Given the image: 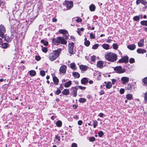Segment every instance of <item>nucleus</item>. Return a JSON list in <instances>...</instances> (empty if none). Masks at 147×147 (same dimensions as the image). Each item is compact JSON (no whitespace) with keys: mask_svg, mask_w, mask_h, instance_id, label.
Returning <instances> with one entry per match:
<instances>
[{"mask_svg":"<svg viewBox=\"0 0 147 147\" xmlns=\"http://www.w3.org/2000/svg\"><path fill=\"white\" fill-rule=\"evenodd\" d=\"M105 59L108 61L114 62L117 59V56L116 54L112 52H107L105 54Z\"/></svg>","mask_w":147,"mask_h":147,"instance_id":"obj_1","label":"nucleus"},{"mask_svg":"<svg viewBox=\"0 0 147 147\" xmlns=\"http://www.w3.org/2000/svg\"><path fill=\"white\" fill-rule=\"evenodd\" d=\"M61 51V49H59L53 51L49 54L48 57L49 59L51 61L55 60L59 57Z\"/></svg>","mask_w":147,"mask_h":147,"instance_id":"obj_2","label":"nucleus"},{"mask_svg":"<svg viewBox=\"0 0 147 147\" xmlns=\"http://www.w3.org/2000/svg\"><path fill=\"white\" fill-rule=\"evenodd\" d=\"M114 69L116 72L119 74L123 73L125 71V69H122L121 66H118L115 67Z\"/></svg>","mask_w":147,"mask_h":147,"instance_id":"obj_3","label":"nucleus"},{"mask_svg":"<svg viewBox=\"0 0 147 147\" xmlns=\"http://www.w3.org/2000/svg\"><path fill=\"white\" fill-rule=\"evenodd\" d=\"M5 32L6 30L5 27L2 25H0V36L2 38H4Z\"/></svg>","mask_w":147,"mask_h":147,"instance_id":"obj_4","label":"nucleus"},{"mask_svg":"<svg viewBox=\"0 0 147 147\" xmlns=\"http://www.w3.org/2000/svg\"><path fill=\"white\" fill-rule=\"evenodd\" d=\"M64 4L66 6V7L68 9H70L73 7V3L71 1H66Z\"/></svg>","mask_w":147,"mask_h":147,"instance_id":"obj_5","label":"nucleus"},{"mask_svg":"<svg viewBox=\"0 0 147 147\" xmlns=\"http://www.w3.org/2000/svg\"><path fill=\"white\" fill-rule=\"evenodd\" d=\"M74 43L73 42L70 43L69 45V52L71 54H73L74 53L73 49Z\"/></svg>","mask_w":147,"mask_h":147,"instance_id":"obj_6","label":"nucleus"},{"mask_svg":"<svg viewBox=\"0 0 147 147\" xmlns=\"http://www.w3.org/2000/svg\"><path fill=\"white\" fill-rule=\"evenodd\" d=\"M128 61V57L127 56H125L121 59H119L118 61L119 63H127Z\"/></svg>","mask_w":147,"mask_h":147,"instance_id":"obj_7","label":"nucleus"},{"mask_svg":"<svg viewBox=\"0 0 147 147\" xmlns=\"http://www.w3.org/2000/svg\"><path fill=\"white\" fill-rule=\"evenodd\" d=\"M67 69V67L66 66L63 65H62L59 69V71L61 73L65 74Z\"/></svg>","mask_w":147,"mask_h":147,"instance_id":"obj_8","label":"nucleus"},{"mask_svg":"<svg viewBox=\"0 0 147 147\" xmlns=\"http://www.w3.org/2000/svg\"><path fill=\"white\" fill-rule=\"evenodd\" d=\"M52 42L53 44L58 45L59 44V37L57 38H54L52 39Z\"/></svg>","mask_w":147,"mask_h":147,"instance_id":"obj_9","label":"nucleus"},{"mask_svg":"<svg viewBox=\"0 0 147 147\" xmlns=\"http://www.w3.org/2000/svg\"><path fill=\"white\" fill-rule=\"evenodd\" d=\"M121 80L122 82V83L124 84L128 81L129 78L127 77H123L121 78Z\"/></svg>","mask_w":147,"mask_h":147,"instance_id":"obj_10","label":"nucleus"},{"mask_svg":"<svg viewBox=\"0 0 147 147\" xmlns=\"http://www.w3.org/2000/svg\"><path fill=\"white\" fill-rule=\"evenodd\" d=\"M97 66L99 68H102L103 67V62L101 61H98L97 64Z\"/></svg>","mask_w":147,"mask_h":147,"instance_id":"obj_11","label":"nucleus"},{"mask_svg":"<svg viewBox=\"0 0 147 147\" xmlns=\"http://www.w3.org/2000/svg\"><path fill=\"white\" fill-rule=\"evenodd\" d=\"M59 44L60 43L63 45H66L67 43V41L61 37H59Z\"/></svg>","mask_w":147,"mask_h":147,"instance_id":"obj_12","label":"nucleus"},{"mask_svg":"<svg viewBox=\"0 0 147 147\" xmlns=\"http://www.w3.org/2000/svg\"><path fill=\"white\" fill-rule=\"evenodd\" d=\"M72 90V93L74 97H76L77 96V89L76 87H72L71 88Z\"/></svg>","mask_w":147,"mask_h":147,"instance_id":"obj_13","label":"nucleus"},{"mask_svg":"<svg viewBox=\"0 0 147 147\" xmlns=\"http://www.w3.org/2000/svg\"><path fill=\"white\" fill-rule=\"evenodd\" d=\"M136 3L137 5L140 3L143 5H145L147 3L146 0H137Z\"/></svg>","mask_w":147,"mask_h":147,"instance_id":"obj_14","label":"nucleus"},{"mask_svg":"<svg viewBox=\"0 0 147 147\" xmlns=\"http://www.w3.org/2000/svg\"><path fill=\"white\" fill-rule=\"evenodd\" d=\"M138 46L139 47H142L144 45V39H141L138 43Z\"/></svg>","mask_w":147,"mask_h":147,"instance_id":"obj_15","label":"nucleus"},{"mask_svg":"<svg viewBox=\"0 0 147 147\" xmlns=\"http://www.w3.org/2000/svg\"><path fill=\"white\" fill-rule=\"evenodd\" d=\"M104 83L106 84L105 86L107 89H109L111 88L112 86V85L111 82H107V83L106 82H105Z\"/></svg>","mask_w":147,"mask_h":147,"instance_id":"obj_16","label":"nucleus"},{"mask_svg":"<svg viewBox=\"0 0 147 147\" xmlns=\"http://www.w3.org/2000/svg\"><path fill=\"white\" fill-rule=\"evenodd\" d=\"M136 47V46L134 44H130L127 46V48L130 50H134Z\"/></svg>","mask_w":147,"mask_h":147,"instance_id":"obj_17","label":"nucleus"},{"mask_svg":"<svg viewBox=\"0 0 147 147\" xmlns=\"http://www.w3.org/2000/svg\"><path fill=\"white\" fill-rule=\"evenodd\" d=\"M137 52L139 54H143L146 52V50L142 49H138L137 50Z\"/></svg>","mask_w":147,"mask_h":147,"instance_id":"obj_18","label":"nucleus"},{"mask_svg":"<svg viewBox=\"0 0 147 147\" xmlns=\"http://www.w3.org/2000/svg\"><path fill=\"white\" fill-rule=\"evenodd\" d=\"M80 68L82 71H85L87 69L88 67L86 65H81L80 66Z\"/></svg>","mask_w":147,"mask_h":147,"instance_id":"obj_19","label":"nucleus"},{"mask_svg":"<svg viewBox=\"0 0 147 147\" xmlns=\"http://www.w3.org/2000/svg\"><path fill=\"white\" fill-rule=\"evenodd\" d=\"M53 80L55 84L57 85L59 84V80L58 78L56 77L55 76L53 77Z\"/></svg>","mask_w":147,"mask_h":147,"instance_id":"obj_20","label":"nucleus"},{"mask_svg":"<svg viewBox=\"0 0 147 147\" xmlns=\"http://www.w3.org/2000/svg\"><path fill=\"white\" fill-rule=\"evenodd\" d=\"M62 93L64 95H67L69 94V89H65L62 91Z\"/></svg>","mask_w":147,"mask_h":147,"instance_id":"obj_21","label":"nucleus"},{"mask_svg":"<svg viewBox=\"0 0 147 147\" xmlns=\"http://www.w3.org/2000/svg\"><path fill=\"white\" fill-rule=\"evenodd\" d=\"M59 32L61 34L63 35L68 34V32L67 30H65L61 29L59 31Z\"/></svg>","mask_w":147,"mask_h":147,"instance_id":"obj_22","label":"nucleus"},{"mask_svg":"<svg viewBox=\"0 0 147 147\" xmlns=\"http://www.w3.org/2000/svg\"><path fill=\"white\" fill-rule=\"evenodd\" d=\"M72 84V82L71 81H69L68 82L65 83L64 84V87L65 88H68Z\"/></svg>","mask_w":147,"mask_h":147,"instance_id":"obj_23","label":"nucleus"},{"mask_svg":"<svg viewBox=\"0 0 147 147\" xmlns=\"http://www.w3.org/2000/svg\"><path fill=\"white\" fill-rule=\"evenodd\" d=\"M1 44V45L2 47L4 49H6L9 46L8 44L7 43H2Z\"/></svg>","mask_w":147,"mask_h":147,"instance_id":"obj_24","label":"nucleus"},{"mask_svg":"<svg viewBox=\"0 0 147 147\" xmlns=\"http://www.w3.org/2000/svg\"><path fill=\"white\" fill-rule=\"evenodd\" d=\"M109 45L107 44H104L102 45V47L103 48L106 50H108L109 48Z\"/></svg>","mask_w":147,"mask_h":147,"instance_id":"obj_25","label":"nucleus"},{"mask_svg":"<svg viewBox=\"0 0 147 147\" xmlns=\"http://www.w3.org/2000/svg\"><path fill=\"white\" fill-rule=\"evenodd\" d=\"M89 9L91 11H93L95 10V7L94 5L92 4L90 6Z\"/></svg>","mask_w":147,"mask_h":147,"instance_id":"obj_26","label":"nucleus"},{"mask_svg":"<svg viewBox=\"0 0 147 147\" xmlns=\"http://www.w3.org/2000/svg\"><path fill=\"white\" fill-rule=\"evenodd\" d=\"M88 80L86 78H84L81 80V83L83 84H85L88 82Z\"/></svg>","mask_w":147,"mask_h":147,"instance_id":"obj_27","label":"nucleus"},{"mask_svg":"<svg viewBox=\"0 0 147 147\" xmlns=\"http://www.w3.org/2000/svg\"><path fill=\"white\" fill-rule=\"evenodd\" d=\"M70 65L71 68L73 70H76V69L77 68L75 63H71Z\"/></svg>","mask_w":147,"mask_h":147,"instance_id":"obj_28","label":"nucleus"},{"mask_svg":"<svg viewBox=\"0 0 147 147\" xmlns=\"http://www.w3.org/2000/svg\"><path fill=\"white\" fill-rule=\"evenodd\" d=\"M29 74L31 76H34L36 74V72L33 70H30L29 71Z\"/></svg>","mask_w":147,"mask_h":147,"instance_id":"obj_29","label":"nucleus"},{"mask_svg":"<svg viewBox=\"0 0 147 147\" xmlns=\"http://www.w3.org/2000/svg\"><path fill=\"white\" fill-rule=\"evenodd\" d=\"M73 75L74 77L77 78H79L80 76L78 72H74L73 73Z\"/></svg>","mask_w":147,"mask_h":147,"instance_id":"obj_30","label":"nucleus"},{"mask_svg":"<svg viewBox=\"0 0 147 147\" xmlns=\"http://www.w3.org/2000/svg\"><path fill=\"white\" fill-rule=\"evenodd\" d=\"M56 124L58 127H60L61 126L62 123L60 121H58L56 122Z\"/></svg>","mask_w":147,"mask_h":147,"instance_id":"obj_31","label":"nucleus"},{"mask_svg":"<svg viewBox=\"0 0 147 147\" xmlns=\"http://www.w3.org/2000/svg\"><path fill=\"white\" fill-rule=\"evenodd\" d=\"M5 40L7 42H10L11 40V38L9 37L8 36H6L5 37Z\"/></svg>","mask_w":147,"mask_h":147,"instance_id":"obj_32","label":"nucleus"},{"mask_svg":"<svg viewBox=\"0 0 147 147\" xmlns=\"http://www.w3.org/2000/svg\"><path fill=\"white\" fill-rule=\"evenodd\" d=\"M84 30V28H82L80 29V28H78L77 29V33L78 34L80 35H81V32H83Z\"/></svg>","mask_w":147,"mask_h":147,"instance_id":"obj_33","label":"nucleus"},{"mask_svg":"<svg viewBox=\"0 0 147 147\" xmlns=\"http://www.w3.org/2000/svg\"><path fill=\"white\" fill-rule=\"evenodd\" d=\"M126 97L127 99L130 100L132 98L133 96L131 94H128L126 95Z\"/></svg>","mask_w":147,"mask_h":147,"instance_id":"obj_34","label":"nucleus"},{"mask_svg":"<svg viewBox=\"0 0 147 147\" xmlns=\"http://www.w3.org/2000/svg\"><path fill=\"white\" fill-rule=\"evenodd\" d=\"M79 101L81 103H84L86 101V99L84 98H80L79 100Z\"/></svg>","mask_w":147,"mask_h":147,"instance_id":"obj_35","label":"nucleus"},{"mask_svg":"<svg viewBox=\"0 0 147 147\" xmlns=\"http://www.w3.org/2000/svg\"><path fill=\"white\" fill-rule=\"evenodd\" d=\"M41 42L43 43L45 46L47 45L48 44V42L47 41H45L44 40H41Z\"/></svg>","mask_w":147,"mask_h":147,"instance_id":"obj_36","label":"nucleus"},{"mask_svg":"<svg viewBox=\"0 0 147 147\" xmlns=\"http://www.w3.org/2000/svg\"><path fill=\"white\" fill-rule=\"evenodd\" d=\"M41 47L42 48V51L45 53H46L48 51V49L46 47H43V46H42Z\"/></svg>","mask_w":147,"mask_h":147,"instance_id":"obj_37","label":"nucleus"},{"mask_svg":"<svg viewBox=\"0 0 147 147\" xmlns=\"http://www.w3.org/2000/svg\"><path fill=\"white\" fill-rule=\"evenodd\" d=\"M140 23L142 25L147 26V21H141Z\"/></svg>","mask_w":147,"mask_h":147,"instance_id":"obj_38","label":"nucleus"},{"mask_svg":"<svg viewBox=\"0 0 147 147\" xmlns=\"http://www.w3.org/2000/svg\"><path fill=\"white\" fill-rule=\"evenodd\" d=\"M84 44L86 46L88 47L90 45V42L89 40H86L85 41Z\"/></svg>","mask_w":147,"mask_h":147,"instance_id":"obj_39","label":"nucleus"},{"mask_svg":"<svg viewBox=\"0 0 147 147\" xmlns=\"http://www.w3.org/2000/svg\"><path fill=\"white\" fill-rule=\"evenodd\" d=\"M142 81L144 83V84L147 85V77L144 78L142 79Z\"/></svg>","mask_w":147,"mask_h":147,"instance_id":"obj_40","label":"nucleus"},{"mask_svg":"<svg viewBox=\"0 0 147 147\" xmlns=\"http://www.w3.org/2000/svg\"><path fill=\"white\" fill-rule=\"evenodd\" d=\"M99 45L98 44H95L93 45L92 47V49H96L99 46Z\"/></svg>","mask_w":147,"mask_h":147,"instance_id":"obj_41","label":"nucleus"},{"mask_svg":"<svg viewBox=\"0 0 147 147\" xmlns=\"http://www.w3.org/2000/svg\"><path fill=\"white\" fill-rule=\"evenodd\" d=\"M113 48L115 50L117 49L118 48V46L116 43L113 44Z\"/></svg>","mask_w":147,"mask_h":147,"instance_id":"obj_42","label":"nucleus"},{"mask_svg":"<svg viewBox=\"0 0 147 147\" xmlns=\"http://www.w3.org/2000/svg\"><path fill=\"white\" fill-rule=\"evenodd\" d=\"M98 122L97 121L94 120L93 121V127L95 128L97 126Z\"/></svg>","mask_w":147,"mask_h":147,"instance_id":"obj_43","label":"nucleus"},{"mask_svg":"<svg viewBox=\"0 0 147 147\" xmlns=\"http://www.w3.org/2000/svg\"><path fill=\"white\" fill-rule=\"evenodd\" d=\"M91 60L93 62H95L96 59V57L95 56H92L91 58Z\"/></svg>","mask_w":147,"mask_h":147,"instance_id":"obj_44","label":"nucleus"},{"mask_svg":"<svg viewBox=\"0 0 147 147\" xmlns=\"http://www.w3.org/2000/svg\"><path fill=\"white\" fill-rule=\"evenodd\" d=\"M140 18L139 16H135L134 17L133 20L136 21H137L139 20Z\"/></svg>","mask_w":147,"mask_h":147,"instance_id":"obj_45","label":"nucleus"},{"mask_svg":"<svg viewBox=\"0 0 147 147\" xmlns=\"http://www.w3.org/2000/svg\"><path fill=\"white\" fill-rule=\"evenodd\" d=\"M103 134V132L102 131H100L98 133V136L100 137H101Z\"/></svg>","mask_w":147,"mask_h":147,"instance_id":"obj_46","label":"nucleus"},{"mask_svg":"<svg viewBox=\"0 0 147 147\" xmlns=\"http://www.w3.org/2000/svg\"><path fill=\"white\" fill-rule=\"evenodd\" d=\"M129 62L130 63H134L135 62L134 59L133 58H131L129 60Z\"/></svg>","mask_w":147,"mask_h":147,"instance_id":"obj_47","label":"nucleus"},{"mask_svg":"<svg viewBox=\"0 0 147 147\" xmlns=\"http://www.w3.org/2000/svg\"><path fill=\"white\" fill-rule=\"evenodd\" d=\"M95 139L94 137H91L90 138L89 140L90 142H93L95 140Z\"/></svg>","mask_w":147,"mask_h":147,"instance_id":"obj_48","label":"nucleus"},{"mask_svg":"<svg viewBox=\"0 0 147 147\" xmlns=\"http://www.w3.org/2000/svg\"><path fill=\"white\" fill-rule=\"evenodd\" d=\"M40 74L42 76H44L45 75V73L44 71L42 70L40 71Z\"/></svg>","mask_w":147,"mask_h":147,"instance_id":"obj_49","label":"nucleus"},{"mask_svg":"<svg viewBox=\"0 0 147 147\" xmlns=\"http://www.w3.org/2000/svg\"><path fill=\"white\" fill-rule=\"evenodd\" d=\"M77 87L79 88L81 90H85L86 89V87H83L81 86H78Z\"/></svg>","mask_w":147,"mask_h":147,"instance_id":"obj_50","label":"nucleus"},{"mask_svg":"<svg viewBox=\"0 0 147 147\" xmlns=\"http://www.w3.org/2000/svg\"><path fill=\"white\" fill-rule=\"evenodd\" d=\"M56 139H57L58 141H60V137L58 136V135H56L55 136V138Z\"/></svg>","mask_w":147,"mask_h":147,"instance_id":"obj_51","label":"nucleus"},{"mask_svg":"<svg viewBox=\"0 0 147 147\" xmlns=\"http://www.w3.org/2000/svg\"><path fill=\"white\" fill-rule=\"evenodd\" d=\"M90 37L91 39H94L95 38V36L92 34L90 33Z\"/></svg>","mask_w":147,"mask_h":147,"instance_id":"obj_52","label":"nucleus"},{"mask_svg":"<svg viewBox=\"0 0 147 147\" xmlns=\"http://www.w3.org/2000/svg\"><path fill=\"white\" fill-rule=\"evenodd\" d=\"M67 34H64V35L63 36V37L64 39H68V36Z\"/></svg>","mask_w":147,"mask_h":147,"instance_id":"obj_53","label":"nucleus"},{"mask_svg":"<svg viewBox=\"0 0 147 147\" xmlns=\"http://www.w3.org/2000/svg\"><path fill=\"white\" fill-rule=\"evenodd\" d=\"M36 59L38 61L40 60V57L39 56H36L35 57Z\"/></svg>","mask_w":147,"mask_h":147,"instance_id":"obj_54","label":"nucleus"},{"mask_svg":"<svg viewBox=\"0 0 147 147\" xmlns=\"http://www.w3.org/2000/svg\"><path fill=\"white\" fill-rule=\"evenodd\" d=\"M119 91H120V93L121 94H123V93H124V90L123 89H121Z\"/></svg>","mask_w":147,"mask_h":147,"instance_id":"obj_55","label":"nucleus"},{"mask_svg":"<svg viewBox=\"0 0 147 147\" xmlns=\"http://www.w3.org/2000/svg\"><path fill=\"white\" fill-rule=\"evenodd\" d=\"M76 21L77 22H82V20L80 18H78L76 20Z\"/></svg>","mask_w":147,"mask_h":147,"instance_id":"obj_56","label":"nucleus"},{"mask_svg":"<svg viewBox=\"0 0 147 147\" xmlns=\"http://www.w3.org/2000/svg\"><path fill=\"white\" fill-rule=\"evenodd\" d=\"M61 92V91L60 90L57 89L56 91V93L57 95H59Z\"/></svg>","mask_w":147,"mask_h":147,"instance_id":"obj_57","label":"nucleus"},{"mask_svg":"<svg viewBox=\"0 0 147 147\" xmlns=\"http://www.w3.org/2000/svg\"><path fill=\"white\" fill-rule=\"evenodd\" d=\"M99 94L100 95H102L104 94V91L102 90H101L100 91V92Z\"/></svg>","mask_w":147,"mask_h":147,"instance_id":"obj_58","label":"nucleus"},{"mask_svg":"<svg viewBox=\"0 0 147 147\" xmlns=\"http://www.w3.org/2000/svg\"><path fill=\"white\" fill-rule=\"evenodd\" d=\"M112 41V40L111 39H110L109 38H108L107 39L106 42L107 43H110Z\"/></svg>","mask_w":147,"mask_h":147,"instance_id":"obj_59","label":"nucleus"},{"mask_svg":"<svg viewBox=\"0 0 147 147\" xmlns=\"http://www.w3.org/2000/svg\"><path fill=\"white\" fill-rule=\"evenodd\" d=\"M111 81L112 82V83L113 84H115V82L116 81V80L115 79H112L111 80Z\"/></svg>","mask_w":147,"mask_h":147,"instance_id":"obj_60","label":"nucleus"},{"mask_svg":"<svg viewBox=\"0 0 147 147\" xmlns=\"http://www.w3.org/2000/svg\"><path fill=\"white\" fill-rule=\"evenodd\" d=\"M82 123V121L81 120H79L78 122V124L79 125H81Z\"/></svg>","mask_w":147,"mask_h":147,"instance_id":"obj_61","label":"nucleus"},{"mask_svg":"<svg viewBox=\"0 0 147 147\" xmlns=\"http://www.w3.org/2000/svg\"><path fill=\"white\" fill-rule=\"evenodd\" d=\"M131 85L128 84L127 86V89L129 90H131Z\"/></svg>","mask_w":147,"mask_h":147,"instance_id":"obj_62","label":"nucleus"},{"mask_svg":"<svg viewBox=\"0 0 147 147\" xmlns=\"http://www.w3.org/2000/svg\"><path fill=\"white\" fill-rule=\"evenodd\" d=\"M73 118L74 119H79V116L78 115H76L74 116Z\"/></svg>","mask_w":147,"mask_h":147,"instance_id":"obj_63","label":"nucleus"},{"mask_svg":"<svg viewBox=\"0 0 147 147\" xmlns=\"http://www.w3.org/2000/svg\"><path fill=\"white\" fill-rule=\"evenodd\" d=\"M57 19H56V18H52V21L53 22H56L57 21Z\"/></svg>","mask_w":147,"mask_h":147,"instance_id":"obj_64","label":"nucleus"}]
</instances>
